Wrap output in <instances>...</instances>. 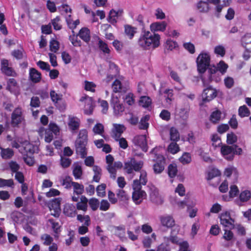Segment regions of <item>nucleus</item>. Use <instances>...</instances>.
Masks as SVG:
<instances>
[{
    "instance_id": "f257e3e1",
    "label": "nucleus",
    "mask_w": 251,
    "mask_h": 251,
    "mask_svg": "<svg viewBox=\"0 0 251 251\" xmlns=\"http://www.w3.org/2000/svg\"><path fill=\"white\" fill-rule=\"evenodd\" d=\"M160 38L158 34H152L149 31H143L138 40V44L143 49H148L150 47L155 48L159 46Z\"/></svg>"
},
{
    "instance_id": "f03ea898",
    "label": "nucleus",
    "mask_w": 251,
    "mask_h": 251,
    "mask_svg": "<svg viewBox=\"0 0 251 251\" xmlns=\"http://www.w3.org/2000/svg\"><path fill=\"white\" fill-rule=\"evenodd\" d=\"M228 65L223 61H221L217 64V68H210L208 70V80L205 77L202 78V81L204 86H208L209 82L214 80V77L216 75L218 70L222 73L224 74L226 71Z\"/></svg>"
},
{
    "instance_id": "7ed1b4c3",
    "label": "nucleus",
    "mask_w": 251,
    "mask_h": 251,
    "mask_svg": "<svg viewBox=\"0 0 251 251\" xmlns=\"http://www.w3.org/2000/svg\"><path fill=\"white\" fill-rule=\"evenodd\" d=\"M143 162L137 161L134 158H131L124 163V169L128 174H132L135 172H139L142 168Z\"/></svg>"
},
{
    "instance_id": "20e7f679",
    "label": "nucleus",
    "mask_w": 251,
    "mask_h": 251,
    "mask_svg": "<svg viewBox=\"0 0 251 251\" xmlns=\"http://www.w3.org/2000/svg\"><path fill=\"white\" fill-rule=\"evenodd\" d=\"M210 63V56L206 53H201L197 59L198 71L201 74L204 73Z\"/></svg>"
},
{
    "instance_id": "39448f33",
    "label": "nucleus",
    "mask_w": 251,
    "mask_h": 251,
    "mask_svg": "<svg viewBox=\"0 0 251 251\" xmlns=\"http://www.w3.org/2000/svg\"><path fill=\"white\" fill-rule=\"evenodd\" d=\"M25 122L24 111L21 107L16 108L11 114V124L14 126H18Z\"/></svg>"
},
{
    "instance_id": "423d86ee",
    "label": "nucleus",
    "mask_w": 251,
    "mask_h": 251,
    "mask_svg": "<svg viewBox=\"0 0 251 251\" xmlns=\"http://www.w3.org/2000/svg\"><path fill=\"white\" fill-rule=\"evenodd\" d=\"M221 224L225 227L229 229L234 228V220L230 216L229 212L225 211L222 213L219 216Z\"/></svg>"
},
{
    "instance_id": "0eeeda50",
    "label": "nucleus",
    "mask_w": 251,
    "mask_h": 251,
    "mask_svg": "<svg viewBox=\"0 0 251 251\" xmlns=\"http://www.w3.org/2000/svg\"><path fill=\"white\" fill-rule=\"evenodd\" d=\"M60 198H55L50 201L48 203V206L51 212V215L55 217H58L61 212Z\"/></svg>"
},
{
    "instance_id": "6e6552de",
    "label": "nucleus",
    "mask_w": 251,
    "mask_h": 251,
    "mask_svg": "<svg viewBox=\"0 0 251 251\" xmlns=\"http://www.w3.org/2000/svg\"><path fill=\"white\" fill-rule=\"evenodd\" d=\"M150 197L151 201L155 204L161 205L164 202L163 198L154 186L152 185L150 187Z\"/></svg>"
},
{
    "instance_id": "1a4fd4ad",
    "label": "nucleus",
    "mask_w": 251,
    "mask_h": 251,
    "mask_svg": "<svg viewBox=\"0 0 251 251\" xmlns=\"http://www.w3.org/2000/svg\"><path fill=\"white\" fill-rule=\"evenodd\" d=\"M132 142L135 146H139L143 151H147L148 147L146 135L135 136L132 139Z\"/></svg>"
},
{
    "instance_id": "9d476101",
    "label": "nucleus",
    "mask_w": 251,
    "mask_h": 251,
    "mask_svg": "<svg viewBox=\"0 0 251 251\" xmlns=\"http://www.w3.org/2000/svg\"><path fill=\"white\" fill-rule=\"evenodd\" d=\"M153 160L156 161V163L154 164L153 167L154 172L156 174L161 173L164 169L163 156L160 154H155Z\"/></svg>"
},
{
    "instance_id": "9b49d317",
    "label": "nucleus",
    "mask_w": 251,
    "mask_h": 251,
    "mask_svg": "<svg viewBox=\"0 0 251 251\" xmlns=\"http://www.w3.org/2000/svg\"><path fill=\"white\" fill-rule=\"evenodd\" d=\"M161 225L167 228H171L175 226V221L172 215L165 214L159 217Z\"/></svg>"
},
{
    "instance_id": "f8f14e48",
    "label": "nucleus",
    "mask_w": 251,
    "mask_h": 251,
    "mask_svg": "<svg viewBox=\"0 0 251 251\" xmlns=\"http://www.w3.org/2000/svg\"><path fill=\"white\" fill-rule=\"evenodd\" d=\"M217 96V91L211 86L204 89L202 94V100L204 102L210 101Z\"/></svg>"
},
{
    "instance_id": "ddd939ff",
    "label": "nucleus",
    "mask_w": 251,
    "mask_h": 251,
    "mask_svg": "<svg viewBox=\"0 0 251 251\" xmlns=\"http://www.w3.org/2000/svg\"><path fill=\"white\" fill-rule=\"evenodd\" d=\"M111 105L113 107L114 113L116 115H121L125 110L123 104L120 103L118 98L113 95L111 100Z\"/></svg>"
},
{
    "instance_id": "4468645a",
    "label": "nucleus",
    "mask_w": 251,
    "mask_h": 251,
    "mask_svg": "<svg viewBox=\"0 0 251 251\" xmlns=\"http://www.w3.org/2000/svg\"><path fill=\"white\" fill-rule=\"evenodd\" d=\"M1 72L6 75L15 76L17 74L14 69L9 67V62L8 60L2 59L0 62Z\"/></svg>"
},
{
    "instance_id": "2eb2a0df",
    "label": "nucleus",
    "mask_w": 251,
    "mask_h": 251,
    "mask_svg": "<svg viewBox=\"0 0 251 251\" xmlns=\"http://www.w3.org/2000/svg\"><path fill=\"white\" fill-rule=\"evenodd\" d=\"M80 100L84 101L85 103L84 113L87 115L92 114L94 108V102L92 98L88 96H85L81 97Z\"/></svg>"
},
{
    "instance_id": "dca6fc26",
    "label": "nucleus",
    "mask_w": 251,
    "mask_h": 251,
    "mask_svg": "<svg viewBox=\"0 0 251 251\" xmlns=\"http://www.w3.org/2000/svg\"><path fill=\"white\" fill-rule=\"evenodd\" d=\"M87 143L85 141H75V150L77 154L84 158L87 155V150L86 148Z\"/></svg>"
},
{
    "instance_id": "f3484780",
    "label": "nucleus",
    "mask_w": 251,
    "mask_h": 251,
    "mask_svg": "<svg viewBox=\"0 0 251 251\" xmlns=\"http://www.w3.org/2000/svg\"><path fill=\"white\" fill-rule=\"evenodd\" d=\"M221 151L226 160H232L233 159V146H223L221 147Z\"/></svg>"
},
{
    "instance_id": "a211bd4d",
    "label": "nucleus",
    "mask_w": 251,
    "mask_h": 251,
    "mask_svg": "<svg viewBox=\"0 0 251 251\" xmlns=\"http://www.w3.org/2000/svg\"><path fill=\"white\" fill-rule=\"evenodd\" d=\"M146 197V193L143 190L133 191L132 193V200L137 204H140Z\"/></svg>"
},
{
    "instance_id": "6ab92c4d",
    "label": "nucleus",
    "mask_w": 251,
    "mask_h": 251,
    "mask_svg": "<svg viewBox=\"0 0 251 251\" xmlns=\"http://www.w3.org/2000/svg\"><path fill=\"white\" fill-rule=\"evenodd\" d=\"M167 26V23L163 21L161 22H155L152 23L150 25V28L152 32L157 31H163Z\"/></svg>"
},
{
    "instance_id": "aec40b11",
    "label": "nucleus",
    "mask_w": 251,
    "mask_h": 251,
    "mask_svg": "<svg viewBox=\"0 0 251 251\" xmlns=\"http://www.w3.org/2000/svg\"><path fill=\"white\" fill-rule=\"evenodd\" d=\"M29 77L32 82L37 83L40 81L41 75V73L35 69L31 68L29 71Z\"/></svg>"
},
{
    "instance_id": "412c9836",
    "label": "nucleus",
    "mask_w": 251,
    "mask_h": 251,
    "mask_svg": "<svg viewBox=\"0 0 251 251\" xmlns=\"http://www.w3.org/2000/svg\"><path fill=\"white\" fill-rule=\"evenodd\" d=\"M197 9L201 13H207L210 7L208 2L202 0L199 1L196 4Z\"/></svg>"
},
{
    "instance_id": "4be33fe9",
    "label": "nucleus",
    "mask_w": 251,
    "mask_h": 251,
    "mask_svg": "<svg viewBox=\"0 0 251 251\" xmlns=\"http://www.w3.org/2000/svg\"><path fill=\"white\" fill-rule=\"evenodd\" d=\"M72 187L73 188L74 194L79 196L83 193L84 187L81 184L76 182H72Z\"/></svg>"
},
{
    "instance_id": "5701e85b",
    "label": "nucleus",
    "mask_w": 251,
    "mask_h": 251,
    "mask_svg": "<svg viewBox=\"0 0 251 251\" xmlns=\"http://www.w3.org/2000/svg\"><path fill=\"white\" fill-rule=\"evenodd\" d=\"M90 30L88 28H82L79 33L78 35L80 38L85 42H88L90 40Z\"/></svg>"
},
{
    "instance_id": "b1692460",
    "label": "nucleus",
    "mask_w": 251,
    "mask_h": 251,
    "mask_svg": "<svg viewBox=\"0 0 251 251\" xmlns=\"http://www.w3.org/2000/svg\"><path fill=\"white\" fill-rule=\"evenodd\" d=\"M64 213L69 217H75L76 214L75 206L72 204L65 205L64 208Z\"/></svg>"
},
{
    "instance_id": "393cba45",
    "label": "nucleus",
    "mask_w": 251,
    "mask_h": 251,
    "mask_svg": "<svg viewBox=\"0 0 251 251\" xmlns=\"http://www.w3.org/2000/svg\"><path fill=\"white\" fill-rule=\"evenodd\" d=\"M79 120L76 117H69L68 126L72 130H75L79 127Z\"/></svg>"
},
{
    "instance_id": "a878e982",
    "label": "nucleus",
    "mask_w": 251,
    "mask_h": 251,
    "mask_svg": "<svg viewBox=\"0 0 251 251\" xmlns=\"http://www.w3.org/2000/svg\"><path fill=\"white\" fill-rule=\"evenodd\" d=\"M124 27L126 36L129 39H132L136 32V28L130 25H125Z\"/></svg>"
},
{
    "instance_id": "bb28decb",
    "label": "nucleus",
    "mask_w": 251,
    "mask_h": 251,
    "mask_svg": "<svg viewBox=\"0 0 251 251\" xmlns=\"http://www.w3.org/2000/svg\"><path fill=\"white\" fill-rule=\"evenodd\" d=\"M118 16L116 13V11L114 9H111L109 13V15L107 18V21L109 23L113 25H115L117 22V19Z\"/></svg>"
},
{
    "instance_id": "cd10ccee",
    "label": "nucleus",
    "mask_w": 251,
    "mask_h": 251,
    "mask_svg": "<svg viewBox=\"0 0 251 251\" xmlns=\"http://www.w3.org/2000/svg\"><path fill=\"white\" fill-rule=\"evenodd\" d=\"M221 112L219 110H215L213 111L210 117V121L213 124H216L220 120L221 118Z\"/></svg>"
},
{
    "instance_id": "c85d7f7f",
    "label": "nucleus",
    "mask_w": 251,
    "mask_h": 251,
    "mask_svg": "<svg viewBox=\"0 0 251 251\" xmlns=\"http://www.w3.org/2000/svg\"><path fill=\"white\" fill-rule=\"evenodd\" d=\"M123 167V164L120 161L115 162L112 164V168L114 170L113 172H109L110 174V177L113 179H115L116 177L117 170Z\"/></svg>"
},
{
    "instance_id": "c756f323",
    "label": "nucleus",
    "mask_w": 251,
    "mask_h": 251,
    "mask_svg": "<svg viewBox=\"0 0 251 251\" xmlns=\"http://www.w3.org/2000/svg\"><path fill=\"white\" fill-rule=\"evenodd\" d=\"M151 103V98L147 96H142L140 98L139 103V105L143 107H148Z\"/></svg>"
},
{
    "instance_id": "7c9ffc66",
    "label": "nucleus",
    "mask_w": 251,
    "mask_h": 251,
    "mask_svg": "<svg viewBox=\"0 0 251 251\" xmlns=\"http://www.w3.org/2000/svg\"><path fill=\"white\" fill-rule=\"evenodd\" d=\"M177 169L176 164H171L168 167V173L169 176L173 178L177 175Z\"/></svg>"
},
{
    "instance_id": "2f4dec72",
    "label": "nucleus",
    "mask_w": 251,
    "mask_h": 251,
    "mask_svg": "<svg viewBox=\"0 0 251 251\" xmlns=\"http://www.w3.org/2000/svg\"><path fill=\"white\" fill-rule=\"evenodd\" d=\"M50 96L56 106H58V102L62 100V95L57 94L54 91H51Z\"/></svg>"
},
{
    "instance_id": "473e14b6",
    "label": "nucleus",
    "mask_w": 251,
    "mask_h": 251,
    "mask_svg": "<svg viewBox=\"0 0 251 251\" xmlns=\"http://www.w3.org/2000/svg\"><path fill=\"white\" fill-rule=\"evenodd\" d=\"M149 119L150 116L149 115H145L141 118L139 125V127L140 129H146L148 128L149 126V123H148V121Z\"/></svg>"
},
{
    "instance_id": "72a5a7b5",
    "label": "nucleus",
    "mask_w": 251,
    "mask_h": 251,
    "mask_svg": "<svg viewBox=\"0 0 251 251\" xmlns=\"http://www.w3.org/2000/svg\"><path fill=\"white\" fill-rule=\"evenodd\" d=\"M18 87V83L14 78H10L7 82V89L10 91L16 90Z\"/></svg>"
},
{
    "instance_id": "f704fd0d",
    "label": "nucleus",
    "mask_w": 251,
    "mask_h": 251,
    "mask_svg": "<svg viewBox=\"0 0 251 251\" xmlns=\"http://www.w3.org/2000/svg\"><path fill=\"white\" fill-rule=\"evenodd\" d=\"M170 139L172 141L176 142L179 139V134L177 130L172 127L170 130Z\"/></svg>"
},
{
    "instance_id": "c9c22d12",
    "label": "nucleus",
    "mask_w": 251,
    "mask_h": 251,
    "mask_svg": "<svg viewBox=\"0 0 251 251\" xmlns=\"http://www.w3.org/2000/svg\"><path fill=\"white\" fill-rule=\"evenodd\" d=\"M73 175L75 179H79L82 174L81 167L79 165H76L74 167L73 171Z\"/></svg>"
},
{
    "instance_id": "e433bc0d",
    "label": "nucleus",
    "mask_w": 251,
    "mask_h": 251,
    "mask_svg": "<svg viewBox=\"0 0 251 251\" xmlns=\"http://www.w3.org/2000/svg\"><path fill=\"white\" fill-rule=\"evenodd\" d=\"M14 154L13 151L10 149H2L1 155L4 159L10 158Z\"/></svg>"
},
{
    "instance_id": "4c0bfd02",
    "label": "nucleus",
    "mask_w": 251,
    "mask_h": 251,
    "mask_svg": "<svg viewBox=\"0 0 251 251\" xmlns=\"http://www.w3.org/2000/svg\"><path fill=\"white\" fill-rule=\"evenodd\" d=\"M93 131L95 134H99L102 136L104 132V126L100 123H97L93 128Z\"/></svg>"
},
{
    "instance_id": "58836bf2",
    "label": "nucleus",
    "mask_w": 251,
    "mask_h": 251,
    "mask_svg": "<svg viewBox=\"0 0 251 251\" xmlns=\"http://www.w3.org/2000/svg\"><path fill=\"white\" fill-rule=\"evenodd\" d=\"M98 45L100 50L103 53L109 54L110 52V50L108 48L107 44L101 40L99 41Z\"/></svg>"
},
{
    "instance_id": "ea45409f",
    "label": "nucleus",
    "mask_w": 251,
    "mask_h": 251,
    "mask_svg": "<svg viewBox=\"0 0 251 251\" xmlns=\"http://www.w3.org/2000/svg\"><path fill=\"white\" fill-rule=\"evenodd\" d=\"M251 197V192L248 190H245L241 193L239 198L241 202H246L249 200Z\"/></svg>"
},
{
    "instance_id": "a19ab883",
    "label": "nucleus",
    "mask_w": 251,
    "mask_h": 251,
    "mask_svg": "<svg viewBox=\"0 0 251 251\" xmlns=\"http://www.w3.org/2000/svg\"><path fill=\"white\" fill-rule=\"evenodd\" d=\"M106 163L108 164L106 167L108 172H113L112 164H113L114 158L111 154H108L106 156Z\"/></svg>"
},
{
    "instance_id": "79ce46f5",
    "label": "nucleus",
    "mask_w": 251,
    "mask_h": 251,
    "mask_svg": "<svg viewBox=\"0 0 251 251\" xmlns=\"http://www.w3.org/2000/svg\"><path fill=\"white\" fill-rule=\"evenodd\" d=\"M77 220L81 223L84 221V225L86 226H89L90 225V218L88 215H77Z\"/></svg>"
},
{
    "instance_id": "37998d69",
    "label": "nucleus",
    "mask_w": 251,
    "mask_h": 251,
    "mask_svg": "<svg viewBox=\"0 0 251 251\" xmlns=\"http://www.w3.org/2000/svg\"><path fill=\"white\" fill-rule=\"evenodd\" d=\"M89 204L93 211H96L99 206L100 202L97 199L91 198L89 201Z\"/></svg>"
},
{
    "instance_id": "c03bdc74",
    "label": "nucleus",
    "mask_w": 251,
    "mask_h": 251,
    "mask_svg": "<svg viewBox=\"0 0 251 251\" xmlns=\"http://www.w3.org/2000/svg\"><path fill=\"white\" fill-rule=\"evenodd\" d=\"M168 150L171 153L175 154L179 151V148L176 142H172L168 146Z\"/></svg>"
},
{
    "instance_id": "a18cd8bd",
    "label": "nucleus",
    "mask_w": 251,
    "mask_h": 251,
    "mask_svg": "<svg viewBox=\"0 0 251 251\" xmlns=\"http://www.w3.org/2000/svg\"><path fill=\"white\" fill-rule=\"evenodd\" d=\"M239 115L241 117L248 116L250 115V111L246 105L240 106L238 110Z\"/></svg>"
},
{
    "instance_id": "49530a36",
    "label": "nucleus",
    "mask_w": 251,
    "mask_h": 251,
    "mask_svg": "<svg viewBox=\"0 0 251 251\" xmlns=\"http://www.w3.org/2000/svg\"><path fill=\"white\" fill-rule=\"evenodd\" d=\"M221 175L220 171L216 168L211 169L208 173L207 179H212L213 178L220 176Z\"/></svg>"
},
{
    "instance_id": "de8ad7c7",
    "label": "nucleus",
    "mask_w": 251,
    "mask_h": 251,
    "mask_svg": "<svg viewBox=\"0 0 251 251\" xmlns=\"http://www.w3.org/2000/svg\"><path fill=\"white\" fill-rule=\"evenodd\" d=\"M14 185V182L13 179H4L0 178V187H3L4 186L12 187Z\"/></svg>"
},
{
    "instance_id": "09e8293b",
    "label": "nucleus",
    "mask_w": 251,
    "mask_h": 251,
    "mask_svg": "<svg viewBox=\"0 0 251 251\" xmlns=\"http://www.w3.org/2000/svg\"><path fill=\"white\" fill-rule=\"evenodd\" d=\"M72 180L70 176H66L65 178L61 180V184L66 189H70L72 187Z\"/></svg>"
},
{
    "instance_id": "8fccbe9b",
    "label": "nucleus",
    "mask_w": 251,
    "mask_h": 251,
    "mask_svg": "<svg viewBox=\"0 0 251 251\" xmlns=\"http://www.w3.org/2000/svg\"><path fill=\"white\" fill-rule=\"evenodd\" d=\"M106 185L105 184H101L99 185L97 188L96 191L97 192V195L98 196L100 197H103L105 195V190Z\"/></svg>"
},
{
    "instance_id": "3c124183",
    "label": "nucleus",
    "mask_w": 251,
    "mask_h": 251,
    "mask_svg": "<svg viewBox=\"0 0 251 251\" xmlns=\"http://www.w3.org/2000/svg\"><path fill=\"white\" fill-rule=\"evenodd\" d=\"M179 161L183 164L189 163L191 161V157L190 153L185 152L179 158Z\"/></svg>"
},
{
    "instance_id": "603ef678",
    "label": "nucleus",
    "mask_w": 251,
    "mask_h": 251,
    "mask_svg": "<svg viewBox=\"0 0 251 251\" xmlns=\"http://www.w3.org/2000/svg\"><path fill=\"white\" fill-rule=\"evenodd\" d=\"M76 141H85L87 143V131L85 129L80 130L78 139Z\"/></svg>"
},
{
    "instance_id": "864d4df0",
    "label": "nucleus",
    "mask_w": 251,
    "mask_h": 251,
    "mask_svg": "<svg viewBox=\"0 0 251 251\" xmlns=\"http://www.w3.org/2000/svg\"><path fill=\"white\" fill-rule=\"evenodd\" d=\"M113 91L115 93L120 92L122 91V84L120 81L116 79L112 84Z\"/></svg>"
},
{
    "instance_id": "5fc2aeb1",
    "label": "nucleus",
    "mask_w": 251,
    "mask_h": 251,
    "mask_svg": "<svg viewBox=\"0 0 251 251\" xmlns=\"http://www.w3.org/2000/svg\"><path fill=\"white\" fill-rule=\"evenodd\" d=\"M176 47L177 43L176 42L173 41L171 39H168L167 40L165 45V49H167V50H172Z\"/></svg>"
},
{
    "instance_id": "6e6d98bb",
    "label": "nucleus",
    "mask_w": 251,
    "mask_h": 251,
    "mask_svg": "<svg viewBox=\"0 0 251 251\" xmlns=\"http://www.w3.org/2000/svg\"><path fill=\"white\" fill-rule=\"evenodd\" d=\"M50 50L54 52H57L59 50V43L58 41L52 39L50 42Z\"/></svg>"
},
{
    "instance_id": "4d7b16f0",
    "label": "nucleus",
    "mask_w": 251,
    "mask_h": 251,
    "mask_svg": "<svg viewBox=\"0 0 251 251\" xmlns=\"http://www.w3.org/2000/svg\"><path fill=\"white\" fill-rule=\"evenodd\" d=\"M225 233L223 235V238L228 241H232L234 238L233 232L229 229H225Z\"/></svg>"
},
{
    "instance_id": "13d9d810",
    "label": "nucleus",
    "mask_w": 251,
    "mask_h": 251,
    "mask_svg": "<svg viewBox=\"0 0 251 251\" xmlns=\"http://www.w3.org/2000/svg\"><path fill=\"white\" fill-rule=\"evenodd\" d=\"M48 130H50L54 135H57L59 132L58 126L55 124L50 123Z\"/></svg>"
},
{
    "instance_id": "bf43d9fd",
    "label": "nucleus",
    "mask_w": 251,
    "mask_h": 251,
    "mask_svg": "<svg viewBox=\"0 0 251 251\" xmlns=\"http://www.w3.org/2000/svg\"><path fill=\"white\" fill-rule=\"evenodd\" d=\"M41 239L44 241V244L47 246L50 245L53 241V238L49 235L45 234L42 235Z\"/></svg>"
},
{
    "instance_id": "052dcab7",
    "label": "nucleus",
    "mask_w": 251,
    "mask_h": 251,
    "mask_svg": "<svg viewBox=\"0 0 251 251\" xmlns=\"http://www.w3.org/2000/svg\"><path fill=\"white\" fill-rule=\"evenodd\" d=\"M69 40L71 42L72 44L75 47H80L81 46V41L78 40L77 36H75V34L71 35L69 37Z\"/></svg>"
},
{
    "instance_id": "680f3d73",
    "label": "nucleus",
    "mask_w": 251,
    "mask_h": 251,
    "mask_svg": "<svg viewBox=\"0 0 251 251\" xmlns=\"http://www.w3.org/2000/svg\"><path fill=\"white\" fill-rule=\"evenodd\" d=\"M183 46L184 49L188 50L190 53L193 54L195 52V46L192 43L190 42L184 43Z\"/></svg>"
},
{
    "instance_id": "e2e57ef3",
    "label": "nucleus",
    "mask_w": 251,
    "mask_h": 251,
    "mask_svg": "<svg viewBox=\"0 0 251 251\" xmlns=\"http://www.w3.org/2000/svg\"><path fill=\"white\" fill-rule=\"evenodd\" d=\"M241 42L245 47H246L248 44H251V34L245 35L241 39Z\"/></svg>"
},
{
    "instance_id": "0e129e2a",
    "label": "nucleus",
    "mask_w": 251,
    "mask_h": 251,
    "mask_svg": "<svg viewBox=\"0 0 251 251\" xmlns=\"http://www.w3.org/2000/svg\"><path fill=\"white\" fill-rule=\"evenodd\" d=\"M214 52L221 56H224L226 53L225 48L222 45H219L215 47L214 49Z\"/></svg>"
},
{
    "instance_id": "69168bd1",
    "label": "nucleus",
    "mask_w": 251,
    "mask_h": 251,
    "mask_svg": "<svg viewBox=\"0 0 251 251\" xmlns=\"http://www.w3.org/2000/svg\"><path fill=\"white\" fill-rule=\"evenodd\" d=\"M71 163V160L65 157H61L60 164L63 168L68 167Z\"/></svg>"
},
{
    "instance_id": "338daca9",
    "label": "nucleus",
    "mask_w": 251,
    "mask_h": 251,
    "mask_svg": "<svg viewBox=\"0 0 251 251\" xmlns=\"http://www.w3.org/2000/svg\"><path fill=\"white\" fill-rule=\"evenodd\" d=\"M237 138L235 134L233 133L227 134V143L228 144H233L237 141Z\"/></svg>"
},
{
    "instance_id": "774afa93",
    "label": "nucleus",
    "mask_w": 251,
    "mask_h": 251,
    "mask_svg": "<svg viewBox=\"0 0 251 251\" xmlns=\"http://www.w3.org/2000/svg\"><path fill=\"white\" fill-rule=\"evenodd\" d=\"M66 22L68 25L70 29H74L79 24V20H76L75 21H73L70 19H67Z\"/></svg>"
}]
</instances>
